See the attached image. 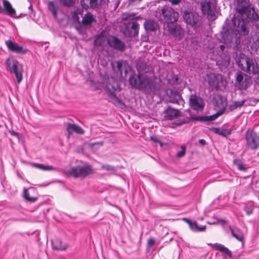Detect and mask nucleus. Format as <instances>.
Here are the masks:
<instances>
[{
	"label": "nucleus",
	"instance_id": "obj_1",
	"mask_svg": "<svg viewBox=\"0 0 259 259\" xmlns=\"http://www.w3.org/2000/svg\"><path fill=\"white\" fill-rule=\"evenodd\" d=\"M233 1L236 3V13L232 18V22L235 30L240 35H247L249 32L247 22L252 23L257 30L259 28V16L249 0Z\"/></svg>",
	"mask_w": 259,
	"mask_h": 259
},
{
	"label": "nucleus",
	"instance_id": "obj_2",
	"mask_svg": "<svg viewBox=\"0 0 259 259\" xmlns=\"http://www.w3.org/2000/svg\"><path fill=\"white\" fill-rule=\"evenodd\" d=\"M130 84L133 88L142 90L147 94H156L158 85L147 76L133 74L129 78Z\"/></svg>",
	"mask_w": 259,
	"mask_h": 259
},
{
	"label": "nucleus",
	"instance_id": "obj_3",
	"mask_svg": "<svg viewBox=\"0 0 259 259\" xmlns=\"http://www.w3.org/2000/svg\"><path fill=\"white\" fill-rule=\"evenodd\" d=\"M213 103L215 108L219 109V111L215 114L210 116L194 117L192 116L191 111L187 110L185 111V115L187 116V118L185 121L183 122V123H188L190 120L206 121L215 120L224 112L227 106V103L226 100L220 95L213 98Z\"/></svg>",
	"mask_w": 259,
	"mask_h": 259
},
{
	"label": "nucleus",
	"instance_id": "obj_4",
	"mask_svg": "<svg viewBox=\"0 0 259 259\" xmlns=\"http://www.w3.org/2000/svg\"><path fill=\"white\" fill-rule=\"evenodd\" d=\"M241 57L237 62L238 67L243 71L252 75H259V66L255 60L251 58Z\"/></svg>",
	"mask_w": 259,
	"mask_h": 259
},
{
	"label": "nucleus",
	"instance_id": "obj_5",
	"mask_svg": "<svg viewBox=\"0 0 259 259\" xmlns=\"http://www.w3.org/2000/svg\"><path fill=\"white\" fill-rule=\"evenodd\" d=\"M93 168L90 165L77 166L71 167L69 170L65 171L67 176H72L74 178H84L93 173Z\"/></svg>",
	"mask_w": 259,
	"mask_h": 259
},
{
	"label": "nucleus",
	"instance_id": "obj_6",
	"mask_svg": "<svg viewBox=\"0 0 259 259\" xmlns=\"http://www.w3.org/2000/svg\"><path fill=\"white\" fill-rule=\"evenodd\" d=\"M160 19L164 23L168 24L176 22L179 18V14L168 6L163 7L160 12Z\"/></svg>",
	"mask_w": 259,
	"mask_h": 259
},
{
	"label": "nucleus",
	"instance_id": "obj_7",
	"mask_svg": "<svg viewBox=\"0 0 259 259\" xmlns=\"http://www.w3.org/2000/svg\"><path fill=\"white\" fill-rule=\"evenodd\" d=\"M252 78L250 75L241 71H238L235 74V86L238 90H246L252 83Z\"/></svg>",
	"mask_w": 259,
	"mask_h": 259
},
{
	"label": "nucleus",
	"instance_id": "obj_8",
	"mask_svg": "<svg viewBox=\"0 0 259 259\" xmlns=\"http://www.w3.org/2000/svg\"><path fill=\"white\" fill-rule=\"evenodd\" d=\"M106 89L108 90L111 102L115 105L122 107L124 105V103L114 94L115 92L120 91V87L117 82L113 80L112 82L108 83L106 84Z\"/></svg>",
	"mask_w": 259,
	"mask_h": 259
},
{
	"label": "nucleus",
	"instance_id": "obj_9",
	"mask_svg": "<svg viewBox=\"0 0 259 259\" xmlns=\"http://www.w3.org/2000/svg\"><path fill=\"white\" fill-rule=\"evenodd\" d=\"M7 66L11 73H13L16 76L18 83H20L22 79V66L16 60H10L8 59Z\"/></svg>",
	"mask_w": 259,
	"mask_h": 259
},
{
	"label": "nucleus",
	"instance_id": "obj_10",
	"mask_svg": "<svg viewBox=\"0 0 259 259\" xmlns=\"http://www.w3.org/2000/svg\"><path fill=\"white\" fill-rule=\"evenodd\" d=\"M246 147L254 150L259 147V136L252 130L248 129L245 133Z\"/></svg>",
	"mask_w": 259,
	"mask_h": 259
},
{
	"label": "nucleus",
	"instance_id": "obj_11",
	"mask_svg": "<svg viewBox=\"0 0 259 259\" xmlns=\"http://www.w3.org/2000/svg\"><path fill=\"white\" fill-rule=\"evenodd\" d=\"M201 9L203 14L206 15L208 19L214 20L216 18L215 15L216 4L210 1L203 0L200 4Z\"/></svg>",
	"mask_w": 259,
	"mask_h": 259
},
{
	"label": "nucleus",
	"instance_id": "obj_12",
	"mask_svg": "<svg viewBox=\"0 0 259 259\" xmlns=\"http://www.w3.org/2000/svg\"><path fill=\"white\" fill-rule=\"evenodd\" d=\"M183 17L186 23L192 27H199L201 25V17L196 13L185 11Z\"/></svg>",
	"mask_w": 259,
	"mask_h": 259
},
{
	"label": "nucleus",
	"instance_id": "obj_13",
	"mask_svg": "<svg viewBox=\"0 0 259 259\" xmlns=\"http://www.w3.org/2000/svg\"><path fill=\"white\" fill-rule=\"evenodd\" d=\"M139 24L136 21H132L123 24L122 32L126 37H134L138 35Z\"/></svg>",
	"mask_w": 259,
	"mask_h": 259
},
{
	"label": "nucleus",
	"instance_id": "obj_14",
	"mask_svg": "<svg viewBox=\"0 0 259 259\" xmlns=\"http://www.w3.org/2000/svg\"><path fill=\"white\" fill-rule=\"evenodd\" d=\"M189 103L191 107L197 111H202L205 105L202 98L196 95H191L190 96Z\"/></svg>",
	"mask_w": 259,
	"mask_h": 259
},
{
	"label": "nucleus",
	"instance_id": "obj_15",
	"mask_svg": "<svg viewBox=\"0 0 259 259\" xmlns=\"http://www.w3.org/2000/svg\"><path fill=\"white\" fill-rule=\"evenodd\" d=\"M107 43L111 48L120 52H123L126 49L124 42L115 36H110L108 38Z\"/></svg>",
	"mask_w": 259,
	"mask_h": 259
},
{
	"label": "nucleus",
	"instance_id": "obj_16",
	"mask_svg": "<svg viewBox=\"0 0 259 259\" xmlns=\"http://www.w3.org/2000/svg\"><path fill=\"white\" fill-rule=\"evenodd\" d=\"M5 44L8 49L13 53L19 54H25L28 52L27 49L24 48L22 46L10 39L6 40Z\"/></svg>",
	"mask_w": 259,
	"mask_h": 259
},
{
	"label": "nucleus",
	"instance_id": "obj_17",
	"mask_svg": "<svg viewBox=\"0 0 259 259\" xmlns=\"http://www.w3.org/2000/svg\"><path fill=\"white\" fill-rule=\"evenodd\" d=\"M169 33L176 38L181 39L184 35V31L179 25H174V23L167 25Z\"/></svg>",
	"mask_w": 259,
	"mask_h": 259
},
{
	"label": "nucleus",
	"instance_id": "obj_18",
	"mask_svg": "<svg viewBox=\"0 0 259 259\" xmlns=\"http://www.w3.org/2000/svg\"><path fill=\"white\" fill-rule=\"evenodd\" d=\"M222 37L225 43L232 42L237 37V34L234 33L232 29L226 28L224 25L221 32Z\"/></svg>",
	"mask_w": 259,
	"mask_h": 259
},
{
	"label": "nucleus",
	"instance_id": "obj_19",
	"mask_svg": "<svg viewBox=\"0 0 259 259\" xmlns=\"http://www.w3.org/2000/svg\"><path fill=\"white\" fill-rule=\"evenodd\" d=\"M116 67H114L113 63H112V68L115 72L118 73L120 76H122L123 71H124L125 76H126L128 67H129L127 62L123 60H118L116 62Z\"/></svg>",
	"mask_w": 259,
	"mask_h": 259
},
{
	"label": "nucleus",
	"instance_id": "obj_20",
	"mask_svg": "<svg viewBox=\"0 0 259 259\" xmlns=\"http://www.w3.org/2000/svg\"><path fill=\"white\" fill-rule=\"evenodd\" d=\"M169 101L171 103L183 105L184 101L182 99L179 93L176 91H170L168 94Z\"/></svg>",
	"mask_w": 259,
	"mask_h": 259
},
{
	"label": "nucleus",
	"instance_id": "obj_21",
	"mask_svg": "<svg viewBox=\"0 0 259 259\" xmlns=\"http://www.w3.org/2000/svg\"><path fill=\"white\" fill-rule=\"evenodd\" d=\"M164 117L167 120H172L179 115V111L177 109L168 107L163 112Z\"/></svg>",
	"mask_w": 259,
	"mask_h": 259
},
{
	"label": "nucleus",
	"instance_id": "obj_22",
	"mask_svg": "<svg viewBox=\"0 0 259 259\" xmlns=\"http://www.w3.org/2000/svg\"><path fill=\"white\" fill-rule=\"evenodd\" d=\"M53 248L57 250H66L68 245L66 244L63 243L61 240L58 238H55L52 241Z\"/></svg>",
	"mask_w": 259,
	"mask_h": 259
},
{
	"label": "nucleus",
	"instance_id": "obj_23",
	"mask_svg": "<svg viewBox=\"0 0 259 259\" xmlns=\"http://www.w3.org/2000/svg\"><path fill=\"white\" fill-rule=\"evenodd\" d=\"M66 130L69 135L75 132L78 134H83L84 131L81 127L75 124L67 123Z\"/></svg>",
	"mask_w": 259,
	"mask_h": 259
},
{
	"label": "nucleus",
	"instance_id": "obj_24",
	"mask_svg": "<svg viewBox=\"0 0 259 259\" xmlns=\"http://www.w3.org/2000/svg\"><path fill=\"white\" fill-rule=\"evenodd\" d=\"M144 26L147 31H155L159 28L158 24L153 20H146Z\"/></svg>",
	"mask_w": 259,
	"mask_h": 259
},
{
	"label": "nucleus",
	"instance_id": "obj_25",
	"mask_svg": "<svg viewBox=\"0 0 259 259\" xmlns=\"http://www.w3.org/2000/svg\"><path fill=\"white\" fill-rule=\"evenodd\" d=\"M183 220L189 224L190 229L194 232L204 231L206 229L205 226L199 227L196 222H192L187 218H184Z\"/></svg>",
	"mask_w": 259,
	"mask_h": 259
},
{
	"label": "nucleus",
	"instance_id": "obj_26",
	"mask_svg": "<svg viewBox=\"0 0 259 259\" xmlns=\"http://www.w3.org/2000/svg\"><path fill=\"white\" fill-rule=\"evenodd\" d=\"M98 0H81L80 3L82 8L87 10L90 6L92 9H96L99 7Z\"/></svg>",
	"mask_w": 259,
	"mask_h": 259
},
{
	"label": "nucleus",
	"instance_id": "obj_27",
	"mask_svg": "<svg viewBox=\"0 0 259 259\" xmlns=\"http://www.w3.org/2000/svg\"><path fill=\"white\" fill-rule=\"evenodd\" d=\"M121 19L123 21L134 20L135 19H142V17L137 16L135 13H124L122 14Z\"/></svg>",
	"mask_w": 259,
	"mask_h": 259
},
{
	"label": "nucleus",
	"instance_id": "obj_28",
	"mask_svg": "<svg viewBox=\"0 0 259 259\" xmlns=\"http://www.w3.org/2000/svg\"><path fill=\"white\" fill-rule=\"evenodd\" d=\"M3 5L5 9L7 11V13L12 17L16 16V11L14 8H12V5L7 0L3 1Z\"/></svg>",
	"mask_w": 259,
	"mask_h": 259
},
{
	"label": "nucleus",
	"instance_id": "obj_29",
	"mask_svg": "<svg viewBox=\"0 0 259 259\" xmlns=\"http://www.w3.org/2000/svg\"><path fill=\"white\" fill-rule=\"evenodd\" d=\"M229 229L231 231L232 235L236 238L238 240L242 241L243 239V235L242 232L238 228H232V227H229Z\"/></svg>",
	"mask_w": 259,
	"mask_h": 259
},
{
	"label": "nucleus",
	"instance_id": "obj_30",
	"mask_svg": "<svg viewBox=\"0 0 259 259\" xmlns=\"http://www.w3.org/2000/svg\"><path fill=\"white\" fill-rule=\"evenodd\" d=\"M214 247L217 250H219L222 253L227 255L229 257H232V255L231 251L223 245L219 243H215L214 244Z\"/></svg>",
	"mask_w": 259,
	"mask_h": 259
},
{
	"label": "nucleus",
	"instance_id": "obj_31",
	"mask_svg": "<svg viewBox=\"0 0 259 259\" xmlns=\"http://www.w3.org/2000/svg\"><path fill=\"white\" fill-rule=\"evenodd\" d=\"M93 22L96 23V20L94 18L93 15L90 13H87L82 20V24L85 25L91 24Z\"/></svg>",
	"mask_w": 259,
	"mask_h": 259
},
{
	"label": "nucleus",
	"instance_id": "obj_32",
	"mask_svg": "<svg viewBox=\"0 0 259 259\" xmlns=\"http://www.w3.org/2000/svg\"><path fill=\"white\" fill-rule=\"evenodd\" d=\"M211 131L215 134L224 137L229 136L231 134V131L226 129H222L221 128H212Z\"/></svg>",
	"mask_w": 259,
	"mask_h": 259
},
{
	"label": "nucleus",
	"instance_id": "obj_33",
	"mask_svg": "<svg viewBox=\"0 0 259 259\" xmlns=\"http://www.w3.org/2000/svg\"><path fill=\"white\" fill-rule=\"evenodd\" d=\"M48 10L52 13L54 18L57 16L58 7L55 6L53 1H49L48 4Z\"/></svg>",
	"mask_w": 259,
	"mask_h": 259
},
{
	"label": "nucleus",
	"instance_id": "obj_34",
	"mask_svg": "<svg viewBox=\"0 0 259 259\" xmlns=\"http://www.w3.org/2000/svg\"><path fill=\"white\" fill-rule=\"evenodd\" d=\"M32 166L37 168L43 170H52L55 169V168L51 165H45L39 163H32Z\"/></svg>",
	"mask_w": 259,
	"mask_h": 259
},
{
	"label": "nucleus",
	"instance_id": "obj_35",
	"mask_svg": "<svg viewBox=\"0 0 259 259\" xmlns=\"http://www.w3.org/2000/svg\"><path fill=\"white\" fill-rule=\"evenodd\" d=\"M245 100L241 101H237L233 102L232 104H231L229 106L230 109L231 111L234 110L238 108L241 107L245 102Z\"/></svg>",
	"mask_w": 259,
	"mask_h": 259
},
{
	"label": "nucleus",
	"instance_id": "obj_36",
	"mask_svg": "<svg viewBox=\"0 0 259 259\" xmlns=\"http://www.w3.org/2000/svg\"><path fill=\"white\" fill-rule=\"evenodd\" d=\"M234 163L236 165L239 170L245 171L247 169V167L242 163V162L239 159H234Z\"/></svg>",
	"mask_w": 259,
	"mask_h": 259
},
{
	"label": "nucleus",
	"instance_id": "obj_37",
	"mask_svg": "<svg viewBox=\"0 0 259 259\" xmlns=\"http://www.w3.org/2000/svg\"><path fill=\"white\" fill-rule=\"evenodd\" d=\"M60 3L65 7H70L73 6L78 0H59Z\"/></svg>",
	"mask_w": 259,
	"mask_h": 259
},
{
	"label": "nucleus",
	"instance_id": "obj_38",
	"mask_svg": "<svg viewBox=\"0 0 259 259\" xmlns=\"http://www.w3.org/2000/svg\"><path fill=\"white\" fill-rule=\"evenodd\" d=\"M24 196L26 200L31 202H34L37 199V198L36 197H31L26 189L24 190Z\"/></svg>",
	"mask_w": 259,
	"mask_h": 259
},
{
	"label": "nucleus",
	"instance_id": "obj_39",
	"mask_svg": "<svg viewBox=\"0 0 259 259\" xmlns=\"http://www.w3.org/2000/svg\"><path fill=\"white\" fill-rule=\"evenodd\" d=\"M101 169H105L107 171H115L116 168L114 166L109 164H104L101 166Z\"/></svg>",
	"mask_w": 259,
	"mask_h": 259
},
{
	"label": "nucleus",
	"instance_id": "obj_40",
	"mask_svg": "<svg viewBox=\"0 0 259 259\" xmlns=\"http://www.w3.org/2000/svg\"><path fill=\"white\" fill-rule=\"evenodd\" d=\"M186 153V147L185 146H181V150L178 152L177 154V156L178 157H183Z\"/></svg>",
	"mask_w": 259,
	"mask_h": 259
},
{
	"label": "nucleus",
	"instance_id": "obj_41",
	"mask_svg": "<svg viewBox=\"0 0 259 259\" xmlns=\"http://www.w3.org/2000/svg\"><path fill=\"white\" fill-rule=\"evenodd\" d=\"M102 43V37L99 36L96 38L94 40V45L97 46H100Z\"/></svg>",
	"mask_w": 259,
	"mask_h": 259
},
{
	"label": "nucleus",
	"instance_id": "obj_42",
	"mask_svg": "<svg viewBox=\"0 0 259 259\" xmlns=\"http://www.w3.org/2000/svg\"><path fill=\"white\" fill-rule=\"evenodd\" d=\"M150 140L152 141L154 143H159L161 146H162V142L158 139L157 138L154 136H151L150 137Z\"/></svg>",
	"mask_w": 259,
	"mask_h": 259
},
{
	"label": "nucleus",
	"instance_id": "obj_43",
	"mask_svg": "<svg viewBox=\"0 0 259 259\" xmlns=\"http://www.w3.org/2000/svg\"><path fill=\"white\" fill-rule=\"evenodd\" d=\"M155 243V241L153 238H149L148 240V242H147L148 246L149 247H151L154 245Z\"/></svg>",
	"mask_w": 259,
	"mask_h": 259
},
{
	"label": "nucleus",
	"instance_id": "obj_44",
	"mask_svg": "<svg viewBox=\"0 0 259 259\" xmlns=\"http://www.w3.org/2000/svg\"><path fill=\"white\" fill-rule=\"evenodd\" d=\"M142 0H129L128 3L130 5H136L139 4Z\"/></svg>",
	"mask_w": 259,
	"mask_h": 259
},
{
	"label": "nucleus",
	"instance_id": "obj_45",
	"mask_svg": "<svg viewBox=\"0 0 259 259\" xmlns=\"http://www.w3.org/2000/svg\"><path fill=\"white\" fill-rule=\"evenodd\" d=\"M212 78L213 79V81L211 82V81L210 80H209V84L210 85H212V86L216 85L217 84V83L215 82L214 79H217V77L214 75H213Z\"/></svg>",
	"mask_w": 259,
	"mask_h": 259
},
{
	"label": "nucleus",
	"instance_id": "obj_46",
	"mask_svg": "<svg viewBox=\"0 0 259 259\" xmlns=\"http://www.w3.org/2000/svg\"><path fill=\"white\" fill-rule=\"evenodd\" d=\"M168 1L173 5H177L179 4L181 1V0H168Z\"/></svg>",
	"mask_w": 259,
	"mask_h": 259
},
{
	"label": "nucleus",
	"instance_id": "obj_47",
	"mask_svg": "<svg viewBox=\"0 0 259 259\" xmlns=\"http://www.w3.org/2000/svg\"><path fill=\"white\" fill-rule=\"evenodd\" d=\"M82 10L79 9H77V11L74 13V14H73V17L74 19H75V15H77V14H82Z\"/></svg>",
	"mask_w": 259,
	"mask_h": 259
},
{
	"label": "nucleus",
	"instance_id": "obj_48",
	"mask_svg": "<svg viewBox=\"0 0 259 259\" xmlns=\"http://www.w3.org/2000/svg\"><path fill=\"white\" fill-rule=\"evenodd\" d=\"M198 143L202 145H205L206 144V142L204 139H200L198 141Z\"/></svg>",
	"mask_w": 259,
	"mask_h": 259
},
{
	"label": "nucleus",
	"instance_id": "obj_49",
	"mask_svg": "<svg viewBox=\"0 0 259 259\" xmlns=\"http://www.w3.org/2000/svg\"><path fill=\"white\" fill-rule=\"evenodd\" d=\"M254 82L255 84L259 87V75L254 78Z\"/></svg>",
	"mask_w": 259,
	"mask_h": 259
},
{
	"label": "nucleus",
	"instance_id": "obj_50",
	"mask_svg": "<svg viewBox=\"0 0 259 259\" xmlns=\"http://www.w3.org/2000/svg\"><path fill=\"white\" fill-rule=\"evenodd\" d=\"M96 144H98V145H100V146H102L103 145V142H99V143H93L92 144V146H94Z\"/></svg>",
	"mask_w": 259,
	"mask_h": 259
},
{
	"label": "nucleus",
	"instance_id": "obj_51",
	"mask_svg": "<svg viewBox=\"0 0 259 259\" xmlns=\"http://www.w3.org/2000/svg\"><path fill=\"white\" fill-rule=\"evenodd\" d=\"M225 46L224 45H222L220 46V48L221 49V50L223 52L224 51V50L225 49Z\"/></svg>",
	"mask_w": 259,
	"mask_h": 259
},
{
	"label": "nucleus",
	"instance_id": "obj_52",
	"mask_svg": "<svg viewBox=\"0 0 259 259\" xmlns=\"http://www.w3.org/2000/svg\"><path fill=\"white\" fill-rule=\"evenodd\" d=\"M11 133H12V135H13L14 136H18V133H16V132H15L14 131H12L11 132Z\"/></svg>",
	"mask_w": 259,
	"mask_h": 259
},
{
	"label": "nucleus",
	"instance_id": "obj_53",
	"mask_svg": "<svg viewBox=\"0 0 259 259\" xmlns=\"http://www.w3.org/2000/svg\"><path fill=\"white\" fill-rule=\"evenodd\" d=\"M246 212L247 214H249L252 212V211L248 208V209L246 210Z\"/></svg>",
	"mask_w": 259,
	"mask_h": 259
},
{
	"label": "nucleus",
	"instance_id": "obj_54",
	"mask_svg": "<svg viewBox=\"0 0 259 259\" xmlns=\"http://www.w3.org/2000/svg\"><path fill=\"white\" fill-rule=\"evenodd\" d=\"M28 9H29V10H32V5H30L29 6V7H28Z\"/></svg>",
	"mask_w": 259,
	"mask_h": 259
},
{
	"label": "nucleus",
	"instance_id": "obj_55",
	"mask_svg": "<svg viewBox=\"0 0 259 259\" xmlns=\"http://www.w3.org/2000/svg\"><path fill=\"white\" fill-rule=\"evenodd\" d=\"M226 58H227V61L228 62H229V58L228 57H227V56L226 57Z\"/></svg>",
	"mask_w": 259,
	"mask_h": 259
}]
</instances>
